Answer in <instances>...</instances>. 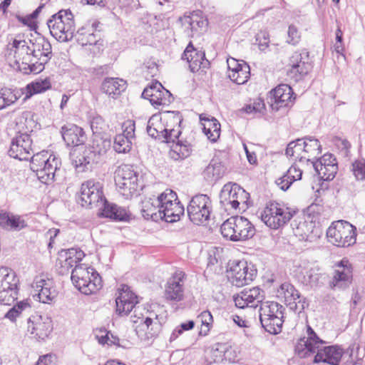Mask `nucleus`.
<instances>
[{
  "mask_svg": "<svg viewBox=\"0 0 365 365\" xmlns=\"http://www.w3.org/2000/svg\"><path fill=\"white\" fill-rule=\"evenodd\" d=\"M66 259L62 266L68 269L72 268L73 266L81 265L78 264L82 258L84 257V253L81 250H77L76 249L72 248L66 251Z\"/></svg>",
  "mask_w": 365,
  "mask_h": 365,
  "instance_id": "nucleus-47",
  "label": "nucleus"
},
{
  "mask_svg": "<svg viewBox=\"0 0 365 365\" xmlns=\"http://www.w3.org/2000/svg\"><path fill=\"white\" fill-rule=\"evenodd\" d=\"M264 291L258 287L245 289L234 297L236 307L240 309L245 307H257L259 303H263Z\"/></svg>",
  "mask_w": 365,
  "mask_h": 365,
  "instance_id": "nucleus-24",
  "label": "nucleus"
},
{
  "mask_svg": "<svg viewBox=\"0 0 365 365\" xmlns=\"http://www.w3.org/2000/svg\"><path fill=\"white\" fill-rule=\"evenodd\" d=\"M50 33L59 41H68L75 34L73 15L70 10H61L47 21Z\"/></svg>",
  "mask_w": 365,
  "mask_h": 365,
  "instance_id": "nucleus-8",
  "label": "nucleus"
},
{
  "mask_svg": "<svg viewBox=\"0 0 365 365\" xmlns=\"http://www.w3.org/2000/svg\"><path fill=\"white\" fill-rule=\"evenodd\" d=\"M294 235L300 241L309 240L314 227V223L305 215L297 216L291 222Z\"/></svg>",
  "mask_w": 365,
  "mask_h": 365,
  "instance_id": "nucleus-33",
  "label": "nucleus"
},
{
  "mask_svg": "<svg viewBox=\"0 0 365 365\" xmlns=\"http://www.w3.org/2000/svg\"><path fill=\"white\" fill-rule=\"evenodd\" d=\"M276 183L281 190L285 191L289 189L290 185L292 184V182L284 174L276 180Z\"/></svg>",
  "mask_w": 365,
  "mask_h": 365,
  "instance_id": "nucleus-64",
  "label": "nucleus"
},
{
  "mask_svg": "<svg viewBox=\"0 0 365 365\" xmlns=\"http://www.w3.org/2000/svg\"><path fill=\"white\" fill-rule=\"evenodd\" d=\"M177 200V194L172 190L167 189L155 197V202L160 205V208H164L165 205L171 206Z\"/></svg>",
  "mask_w": 365,
  "mask_h": 365,
  "instance_id": "nucleus-51",
  "label": "nucleus"
},
{
  "mask_svg": "<svg viewBox=\"0 0 365 365\" xmlns=\"http://www.w3.org/2000/svg\"><path fill=\"white\" fill-rule=\"evenodd\" d=\"M61 165L58 157L43 150L33 155L30 168L41 182L48 184L54 180L55 174Z\"/></svg>",
  "mask_w": 365,
  "mask_h": 365,
  "instance_id": "nucleus-5",
  "label": "nucleus"
},
{
  "mask_svg": "<svg viewBox=\"0 0 365 365\" xmlns=\"http://www.w3.org/2000/svg\"><path fill=\"white\" fill-rule=\"evenodd\" d=\"M242 110L248 114L263 113L265 110V105L261 98L254 101L253 103L246 105Z\"/></svg>",
  "mask_w": 365,
  "mask_h": 365,
  "instance_id": "nucleus-55",
  "label": "nucleus"
},
{
  "mask_svg": "<svg viewBox=\"0 0 365 365\" xmlns=\"http://www.w3.org/2000/svg\"><path fill=\"white\" fill-rule=\"evenodd\" d=\"M4 108L15 103L23 96H26L24 88H2Z\"/></svg>",
  "mask_w": 365,
  "mask_h": 365,
  "instance_id": "nucleus-46",
  "label": "nucleus"
},
{
  "mask_svg": "<svg viewBox=\"0 0 365 365\" xmlns=\"http://www.w3.org/2000/svg\"><path fill=\"white\" fill-rule=\"evenodd\" d=\"M110 148V141L96 137L89 146H81L70 153L73 165L78 172H84L98 163Z\"/></svg>",
  "mask_w": 365,
  "mask_h": 365,
  "instance_id": "nucleus-3",
  "label": "nucleus"
},
{
  "mask_svg": "<svg viewBox=\"0 0 365 365\" xmlns=\"http://www.w3.org/2000/svg\"><path fill=\"white\" fill-rule=\"evenodd\" d=\"M287 34L288 38L287 40V42L288 43L296 45L299 42L301 35L295 26L291 25L289 26Z\"/></svg>",
  "mask_w": 365,
  "mask_h": 365,
  "instance_id": "nucleus-61",
  "label": "nucleus"
},
{
  "mask_svg": "<svg viewBox=\"0 0 365 365\" xmlns=\"http://www.w3.org/2000/svg\"><path fill=\"white\" fill-rule=\"evenodd\" d=\"M142 96L154 106H168L173 101L172 94L158 82L145 88Z\"/></svg>",
  "mask_w": 365,
  "mask_h": 365,
  "instance_id": "nucleus-25",
  "label": "nucleus"
},
{
  "mask_svg": "<svg viewBox=\"0 0 365 365\" xmlns=\"http://www.w3.org/2000/svg\"><path fill=\"white\" fill-rule=\"evenodd\" d=\"M198 319L202 324L200 334L207 335L213 322L211 313L209 311H204L198 316Z\"/></svg>",
  "mask_w": 365,
  "mask_h": 365,
  "instance_id": "nucleus-54",
  "label": "nucleus"
},
{
  "mask_svg": "<svg viewBox=\"0 0 365 365\" xmlns=\"http://www.w3.org/2000/svg\"><path fill=\"white\" fill-rule=\"evenodd\" d=\"M73 285L83 294L96 293L102 287V279L99 274L86 265L76 266L71 272Z\"/></svg>",
  "mask_w": 365,
  "mask_h": 365,
  "instance_id": "nucleus-7",
  "label": "nucleus"
},
{
  "mask_svg": "<svg viewBox=\"0 0 365 365\" xmlns=\"http://www.w3.org/2000/svg\"><path fill=\"white\" fill-rule=\"evenodd\" d=\"M352 171L357 180H365V161H355L352 164Z\"/></svg>",
  "mask_w": 365,
  "mask_h": 365,
  "instance_id": "nucleus-59",
  "label": "nucleus"
},
{
  "mask_svg": "<svg viewBox=\"0 0 365 365\" xmlns=\"http://www.w3.org/2000/svg\"><path fill=\"white\" fill-rule=\"evenodd\" d=\"M115 182L118 192L125 197L130 198L137 194L140 185L139 173L130 165H122L115 172Z\"/></svg>",
  "mask_w": 365,
  "mask_h": 365,
  "instance_id": "nucleus-10",
  "label": "nucleus"
},
{
  "mask_svg": "<svg viewBox=\"0 0 365 365\" xmlns=\"http://www.w3.org/2000/svg\"><path fill=\"white\" fill-rule=\"evenodd\" d=\"M105 121L100 115L94 116L91 120V128L93 134H101L105 129Z\"/></svg>",
  "mask_w": 365,
  "mask_h": 365,
  "instance_id": "nucleus-58",
  "label": "nucleus"
},
{
  "mask_svg": "<svg viewBox=\"0 0 365 365\" xmlns=\"http://www.w3.org/2000/svg\"><path fill=\"white\" fill-rule=\"evenodd\" d=\"M185 273L177 270L167 282L165 297L170 301L180 302L184 297Z\"/></svg>",
  "mask_w": 365,
  "mask_h": 365,
  "instance_id": "nucleus-26",
  "label": "nucleus"
},
{
  "mask_svg": "<svg viewBox=\"0 0 365 365\" xmlns=\"http://www.w3.org/2000/svg\"><path fill=\"white\" fill-rule=\"evenodd\" d=\"M352 282V269L348 260L342 259L334 270L330 287L334 289L344 290Z\"/></svg>",
  "mask_w": 365,
  "mask_h": 365,
  "instance_id": "nucleus-23",
  "label": "nucleus"
},
{
  "mask_svg": "<svg viewBox=\"0 0 365 365\" xmlns=\"http://www.w3.org/2000/svg\"><path fill=\"white\" fill-rule=\"evenodd\" d=\"M292 217V213L288 207L277 202H270L261 214V219L271 229H279L284 226Z\"/></svg>",
  "mask_w": 365,
  "mask_h": 365,
  "instance_id": "nucleus-15",
  "label": "nucleus"
},
{
  "mask_svg": "<svg viewBox=\"0 0 365 365\" xmlns=\"http://www.w3.org/2000/svg\"><path fill=\"white\" fill-rule=\"evenodd\" d=\"M161 323L158 319V316L155 313L150 312L145 319H142L138 327L139 329H136L137 334L140 337H143V334L140 331H145V338L150 339L157 336L161 331Z\"/></svg>",
  "mask_w": 365,
  "mask_h": 365,
  "instance_id": "nucleus-34",
  "label": "nucleus"
},
{
  "mask_svg": "<svg viewBox=\"0 0 365 365\" xmlns=\"http://www.w3.org/2000/svg\"><path fill=\"white\" fill-rule=\"evenodd\" d=\"M302 139L306 150L307 161L317 158L321 154V145L319 140L313 137H304Z\"/></svg>",
  "mask_w": 365,
  "mask_h": 365,
  "instance_id": "nucleus-43",
  "label": "nucleus"
},
{
  "mask_svg": "<svg viewBox=\"0 0 365 365\" xmlns=\"http://www.w3.org/2000/svg\"><path fill=\"white\" fill-rule=\"evenodd\" d=\"M224 173L221 163L212 160L204 170V177L209 182H215L222 177Z\"/></svg>",
  "mask_w": 365,
  "mask_h": 365,
  "instance_id": "nucleus-45",
  "label": "nucleus"
},
{
  "mask_svg": "<svg viewBox=\"0 0 365 365\" xmlns=\"http://www.w3.org/2000/svg\"><path fill=\"white\" fill-rule=\"evenodd\" d=\"M272 108L278 110L282 107L288 106L292 102L293 91L287 84H281L271 92Z\"/></svg>",
  "mask_w": 365,
  "mask_h": 365,
  "instance_id": "nucleus-32",
  "label": "nucleus"
},
{
  "mask_svg": "<svg viewBox=\"0 0 365 365\" xmlns=\"http://www.w3.org/2000/svg\"><path fill=\"white\" fill-rule=\"evenodd\" d=\"M294 272L298 280L303 284L310 287L317 286L319 274L317 269L310 262L301 261L296 265Z\"/></svg>",
  "mask_w": 365,
  "mask_h": 365,
  "instance_id": "nucleus-27",
  "label": "nucleus"
},
{
  "mask_svg": "<svg viewBox=\"0 0 365 365\" xmlns=\"http://www.w3.org/2000/svg\"><path fill=\"white\" fill-rule=\"evenodd\" d=\"M123 133L120 135H126V138L130 140H133L135 138V121L133 120H127L123 122L122 125Z\"/></svg>",
  "mask_w": 365,
  "mask_h": 365,
  "instance_id": "nucleus-57",
  "label": "nucleus"
},
{
  "mask_svg": "<svg viewBox=\"0 0 365 365\" xmlns=\"http://www.w3.org/2000/svg\"><path fill=\"white\" fill-rule=\"evenodd\" d=\"M203 131L211 142H216L220 135V124L215 118L207 120Z\"/></svg>",
  "mask_w": 365,
  "mask_h": 365,
  "instance_id": "nucleus-48",
  "label": "nucleus"
},
{
  "mask_svg": "<svg viewBox=\"0 0 365 365\" xmlns=\"http://www.w3.org/2000/svg\"><path fill=\"white\" fill-rule=\"evenodd\" d=\"M82 206L96 207L102 209L107 202L103 192V186L99 182L88 180L82 183L81 187Z\"/></svg>",
  "mask_w": 365,
  "mask_h": 365,
  "instance_id": "nucleus-16",
  "label": "nucleus"
},
{
  "mask_svg": "<svg viewBox=\"0 0 365 365\" xmlns=\"http://www.w3.org/2000/svg\"><path fill=\"white\" fill-rule=\"evenodd\" d=\"M212 210L210 197L204 194L193 196L187 206L190 220L195 225H205L210 220Z\"/></svg>",
  "mask_w": 365,
  "mask_h": 365,
  "instance_id": "nucleus-12",
  "label": "nucleus"
},
{
  "mask_svg": "<svg viewBox=\"0 0 365 365\" xmlns=\"http://www.w3.org/2000/svg\"><path fill=\"white\" fill-rule=\"evenodd\" d=\"M313 163V166L319 175H322V178L325 180H331L335 177L337 170L338 165H322L321 163Z\"/></svg>",
  "mask_w": 365,
  "mask_h": 365,
  "instance_id": "nucleus-49",
  "label": "nucleus"
},
{
  "mask_svg": "<svg viewBox=\"0 0 365 365\" xmlns=\"http://www.w3.org/2000/svg\"><path fill=\"white\" fill-rule=\"evenodd\" d=\"M31 307L26 301L18 302L11 308L5 314V317L14 322L18 319L22 318L31 312Z\"/></svg>",
  "mask_w": 365,
  "mask_h": 365,
  "instance_id": "nucleus-44",
  "label": "nucleus"
},
{
  "mask_svg": "<svg viewBox=\"0 0 365 365\" xmlns=\"http://www.w3.org/2000/svg\"><path fill=\"white\" fill-rule=\"evenodd\" d=\"M12 47L15 48V58L16 63L21 61V58L28 53L29 45L25 41L14 40L12 43Z\"/></svg>",
  "mask_w": 365,
  "mask_h": 365,
  "instance_id": "nucleus-56",
  "label": "nucleus"
},
{
  "mask_svg": "<svg viewBox=\"0 0 365 365\" xmlns=\"http://www.w3.org/2000/svg\"><path fill=\"white\" fill-rule=\"evenodd\" d=\"M330 242L338 247H349L356 242V227L345 220L333 222L327 231Z\"/></svg>",
  "mask_w": 365,
  "mask_h": 365,
  "instance_id": "nucleus-13",
  "label": "nucleus"
},
{
  "mask_svg": "<svg viewBox=\"0 0 365 365\" xmlns=\"http://www.w3.org/2000/svg\"><path fill=\"white\" fill-rule=\"evenodd\" d=\"M51 45L47 40L42 38L36 43H31L29 46L28 53L21 58L22 65L25 67L23 69H28L25 73H38L44 69L46 64L52 56Z\"/></svg>",
  "mask_w": 365,
  "mask_h": 365,
  "instance_id": "nucleus-4",
  "label": "nucleus"
},
{
  "mask_svg": "<svg viewBox=\"0 0 365 365\" xmlns=\"http://www.w3.org/2000/svg\"><path fill=\"white\" fill-rule=\"evenodd\" d=\"M249 197L248 192L239 185L232 182L225 184L220 193V202L225 210H245Z\"/></svg>",
  "mask_w": 365,
  "mask_h": 365,
  "instance_id": "nucleus-11",
  "label": "nucleus"
},
{
  "mask_svg": "<svg viewBox=\"0 0 365 365\" xmlns=\"http://www.w3.org/2000/svg\"><path fill=\"white\" fill-rule=\"evenodd\" d=\"M0 227L9 231H20L27 227L22 216L11 212L0 213Z\"/></svg>",
  "mask_w": 365,
  "mask_h": 365,
  "instance_id": "nucleus-35",
  "label": "nucleus"
},
{
  "mask_svg": "<svg viewBox=\"0 0 365 365\" xmlns=\"http://www.w3.org/2000/svg\"><path fill=\"white\" fill-rule=\"evenodd\" d=\"M170 143H173L170 155L175 160L185 159L192 153V146L187 141L182 142L178 138L174 142H170Z\"/></svg>",
  "mask_w": 365,
  "mask_h": 365,
  "instance_id": "nucleus-40",
  "label": "nucleus"
},
{
  "mask_svg": "<svg viewBox=\"0 0 365 365\" xmlns=\"http://www.w3.org/2000/svg\"><path fill=\"white\" fill-rule=\"evenodd\" d=\"M33 140L31 135L26 133L17 134L11 140L8 151L9 156L20 160H29L34 152Z\"/></svg>",
  "mask_w": 365,
  "mask_h": 365,
  "instance_id": "nucleus-19",
  "label": "nucleus"
},
{
  "mask_svg": "<svg viewBox=\"0 0 365 365\" xmlns=\"http://www.w3.org/2000/svg\"><path fill=\"white\" fill-rule=\"evenodd\" d=\"M289 64L291 66V73L307 75L312 68L309 52L305 49L294 52L289 58Z\"/></svg>",
  "mask_w": 365,
  "mask_h": 365,
  "instance_id": "nucleus-30",
  "label": "nucleus"
},
{
  "mask_svg": "<svg viewBox=\"0 0 365 365\" xmlns=\"http://www.w3.org/2000/svg\"><path fill=\"white\" fill-rule=\"evenodd\" d=\"M19 279L12 269L0 267V302L9 305L18 298Z\"/></svg>",
  "mask_w": 365,
  "mask_h": 365,
  "instance_id": "nucleus-14",
  "label": "nucleus"
},
{
  "mask_svg": "<svg viewBox=\"0 0 365 365\" xmlns=\"http://www.w3.org/2000/svg\"><path fill=\"white\" fill-rule=\"evenodd\" d=\"M256 273V269L249 267L247 262L238 261L230 266L228 278L233 285L240 287L253 281Z\"/></svg>",
  "mask_w": 365,
  "mask_h": 365,
  "instance_id": "nucleus-18",
  "label": "nucleus"
},
{
  "mask_svg": "<svg viewBox=\"0 0 365 365\" xmlns=\"http://www.w3.org/2000/svg\"><path fill=\"white\" fill-rule=\"evenodd\" d=\"M182 116L179 112L169 111L152 115L148 122L147 133L153 138L170 143L177 140L181 134L180 125Z\"/></svg>",
  "mask_w": 365,
  "mask_h": 365,
  "instance_id": "nucleus-2",
  "label": "nucleus"
},
{
  "mask_svg": "<svg viewBox=\"0 0 365 365\" xmlns=\"http://www.w3.org/2000/svg\"><path fill=\"white\" fill-rule=\"evenodd\" d=\"M240 68L236 71L237 72L234 77L229 78L232 81L238 85L245 83L250 77V68L245 61H242V68Z\"/></svg>",
  "mask_w": 365,
  "mask_h": 365,
  "instance_id": "nucleus-53",
  "label": "nucleus"
},
{
  "mask_svg": "<svg viewBox=\"0 0 365 365\" xmlns=\"http://www.w3.org/2000/svg\"><path fill=\"white\" fill-rule=\"evenodd\" d=\"M132 140L126 135H116L114 138L113 148L118 153H127L131 150Z\"/></svg>",
  "mask_w": 365,
  "mask_h": 365,
  "instance_id": "nucleus-50",
  "label": "nucleus"
},
{
  "mask_svg": "<svg viewBox=\"0 0 365 365\" xmlns=\"http://www.w3.org/2000/svg\"><path fill=\"white\" fill-rule=\"evenodd\" d=\"M221 234L227 240L237 242L252 238L255 228L250 221L242 216L231 217L220 227Z\"/></svg>",
  "mask_w": 365,
  "mask_h": 365,
  "instance_id": "nucleus-6",
  "label": "nucleus"
},
{
  "mask_svg": "<svg viewBox=\"0 0 365 365\" xmlns=\"http://www.w3.org/2000/svg\"><path fill=\"white\" fill-rule=\"evenodd\" d=\"M315 163H321L322 165H337L336 159L334 157L332 154L327 153L324 154L321 158L317 160Z\"/></svg>",
  "mask_w": 365,
  "mask_h": 365,
  "instance_id": "nucleus-63",
  "label": "nucleus"
},
{
  "mask_svg": "<svg viewBox=\"0 0 365 365\" xmlns=\"http://www.w3.org/2000/svg\"><path fill=\"white\" fill-rule=\"evenodd\" d=\"M34 292V297L36 296L40 302L51 304L56 297L57 293L53 286L52 279L44 276L36 277L32 284Z\"/></svg>",
  "mask_w": 365,
  "mask_h": 365,
  "instance_id": "nucleus-21",
  "label": "nucleus"
},
{
  "mask_svg": "<svg viewBox=\"0 0 365 365\" xmlns=\"http://www.w3.org/2000/svg\"><path fill=\"white\" fill-rule=\"evenodd\" d=\"M76 36H77V41L83 46L87 45H96L99 41V38L93 32L88 33L86 35L83 27L77 31Z\"/></svg>",
  "mask_w": 365,
  "mask_h": 365,
  "instance_id": "nucleus-52",
  "label": "nucleus"
},
{
  "mask_svg": "<svg viewBox=\"0 0 365 365\" xmlns=\"http://www.w3.org/2000/svg\"><path fill=\"white\" fill-rule=\"evenodd\" d=\"M285 175L293 183L294 181L302 178V171L295 165H293L289 168Z\"/></svg>",
  "mask_w": 365,
  "mask_h": 365,
  "instance_id": "nucleus-62",
  "label": "nucleus"
},
{
  "mask_svg": "<svg viewBox=\"0 0 365 365\" xmlns=\"http://www.w3.org/2000/svg\"><path fill=\"white\" fill-rule=\"evenodd\" d=\"M116 312L120 315H128L133 309L135 315L140 311V307L136 306L138 303L137 296L130 290L128 285L122 284L119 289V295L115 299Z\"/></svg>",
  "mask_w": 365,
  "mask_h": 365,
  "instance_id": "nucleus-20",
  "label": "nucleus"
},
{
  "mask_svg": "<svg viewBox=\"0 0 365 365\" xmlns=\"http://www.w3.org/2000/svg\"><path fill=\"white\" fill-rule=\"evenodd\" d=\"M277 294L278 297L284 298L285 303L291 309L301 312L308 306L306 299L301 297L298 290L289 282L282 284L277 289Z\"/></svg>",
  "mask_w": 365,
  "mask_h": 365,
  "instance_id": "nucleus-22",
  "label": "nucleus"
},
{
  "mask_svg": "<svg viewBox=\"0 0 365 365\" xmlns=\"http://www.w3.org/2000/svg\"><path fill=\"white\" fill-rule=\"evenodd\" d=\"M182 25L187 36L194 37L205 31L207 22L197 13H192L182 19Z\"/></svg>",
  "mask_w": 365,
  "mask_h": 365,
  "instance_id": "nucleus-31",
  "label": "nucleus"
},
{
  "mask_svg": "<svg viewBox=\"0 0 365 365\" xmlns=\"http://www.w3.org/2000/svg\"><path fill=\"white\" fill-rule=\"evenodd\" d=\"M52 329V321L47 317L35 314L27 319V334L38 341H44Z\"/></svg>",
  "mask_w": 365,
  "mask_h": 365,
  "instance_id": "nucleus-17",
  "label": "nucleus"
},
{
  "mask_svg": "<svg viewBox=\"0 0 365 365\" xmlns=\"http://www.w3.org/2000/svg\"><path fill=\"white\" fill-rule=\"evenodd\" d=\"M307 337L300 339L295 346V352L300 358H307L317 352L314 363H327L339 365L343 355V350L336 345L321 348L325 341L319 339L310 326H307Z\"/></svg>",
  "mask_w": 365,
  "mask_h": 365,
  "instance_id": "nucleus-1",
  "label": "nucleus"
},
{
  "mask_svg": "<svg viewBox=\"0 0 365 365\" xmlns=\"http://www.w3.org/2000/svg\"><path fill=\"white\" fill-rule=\"evenodd\" d=\"M102 215L115 221H127L130 218V213L125 207L108 203V201L102 207Z\"/></svg>",
  "mask_w": 365,
  "mask_h": 365,
  "instance_id": "nucleus-37",
  "label": "nucleus"
},
{
  "mask_svg": "<svg viewBox=\"0 0 365 365\" xmlns=\"http://www.w3.org/2000/svg\"><path fill=\"white\" fill-rule=\"evenodd\" d=\"M51 87L50 81L47 78L29 83L26 87H24L26 96L24 97L23 101H27L34 94L41 93L50 89Z\"/></svg>",
  "mask_w": 365,
  "mask_h": 365,
  "instance_id": "nucleus-41",
  "label": "nucleus"
},
{
  "mask_svg": "<svg viewBox=\"0 0 365 365\" xmlns=\"http://www.w3.org/2000/svg\"><path fill=\"white\" fill-rule=\"evenodd\" d=\"M161 209V220H164L168 222H174L178 221L180 216L184 214V206L180 201L174 202L171 206L165 205Z\"/></svg>",
  "mask_w": 365,
  "mask_h": 365,
  "instance_id": "nucleus-38",
  "label": "nucleus"
},
{
  "mask_svg": "<svg viewBox=\"0 0 365 365\" xmlns=\"http://www.w3.org/2000/svg\"><path fill=\"white\" fill-rule=\"evenodd\" d=\"M155 197L145 198L142 202L141 212L145 219L158 221L161 217L160 205L155 202Z\"/></svg>",
  "mask_w": 365,
  "mask_h": 365,
  "instance_id": "nucleus-39",
  "label": "nucleus"
},
{
  "mask_svg": "<svg viewBox=\"0 0 365 365\" xmlns=\"http://www.w3.org/2000/svg\"><path fill=\"white\" fill-rule=\"evenodd\" d=\"M126 89V82L122 78H106L101 86V90L108 96L115 98Z\"/></svg>",
  "mask_w": 365,
  "mask_h": 365,
  "instance_id": "nucleus-36",
  "label": "nucleus"
},
{
  "mask_svg": "<svg viewBox=\"0 0 365 365\" xmlns=\"http://www.w3.org/2000/svg\"><path fill=\"white\" fill-rule=\"evenodd\" d=\"M284 307L275 302H265L261 304L259 320L262 327L269 333L277 334L282 331Z\"/></svg>",
  "mask_w": 365,
  "mask_h": 365,
  "instance_id": "nucleus-9",
  "label": "nucleus"
},
{
  "mask_svg": "<svg viewBox=\"0 0 365 365\" xmlns=\"http://www.w3.org/2000/svg\"><path fill=\"white\" fill-rule=\"evenodd\" d=\"M182 59L186 60L192 72L198 71L201 68H206L209 62L205 57V53L197 51L190 43L182 55Z\"/></svg>",
  "mask_w": 365,
  "mask_h": 365,
  "instance_id": "nucleus-29",
  "label": "nucleus"
},
{
  "mask_svg": "<svg viewBox=\"0 0 365 365\" xmlns=\"http://www.w3.org/2000/svg\"><path fill=\"white\" fill-rule=\"evenodd\" d=\"M242 61H239L238 60L234 58H230L227 60V64L228 68V77L232 78L234 77L236 71L238 69H241L242 68Z\"/></svg>",
  "mask_w": 365,
  "mask_h": 365,
  "instance_id": "nucleus-60",
  "label": "nucleus"
},
{
  "mask_svg": "<svg viewBox=\"0 0 365 365\" xmlns=\"http://www.w3.org/2000/svg\"><path fill=\"white\" fill-rule=\"evenodd\" d=\"M62 137L67 146L73 147L71 151L76 148L85 146L86 137L83 130L74 124L64 125L61 128Z\"/></svg>",
  "mask_w": 365,
  "mask_h": 365,
  "instance_id": "nucleus-28",
  "label": "nucleus"
},
{
  "mask_svg": "<svg viewBox=\"0 0 365 365\" xmlns=\"http://www.w3.org/2000/svg\"><path fill=\"white\" fill-rule=\"evenodd\" d=\"M304 146L302 138H298L296 140L290 142L286 149V155L288 157L294 158L295 160L302 161L307 160Z\"/></svg>",
  "mask_w": 365,
  "mask_h": 365,
  "instance_id": "nucleus-42",
  "label": "nucleus"
}]
</instances>
